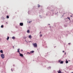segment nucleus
<instances>
[{
  "label": "nucleus",
  "mask_w": 73,
  "mask_h": 73,
  "mask_svg": "<svg viewBox=\"0 0 73 73\" xmlns=\"http://www.w3.org/2000/svg\"><path fill=\"white\" fill-rule=\"evenodd\" d=\"M33 45L35 48H36L37 47V44L36 43H33Z\"/></svg>",
  "instance_id": "nucleus-1"
},
{
  "label": "nucleus",
  "mask_w": 73,
  "mask_h": 73,
  "mask_svg": "<svg viewBox=\"0 0 73 73\" xmlns=\"http://www.w3.org/2000/svg\"><path fill=\"white\" fill-rule=\"evenodd\" d=\"M19 50H20L19 48L18 49L17 52H19V53L20 54V56L21 57H23V55L22 54H21V53H20V51Z\"/></svg>",
  "instance_id": "nucleus-2"
},
{
  "label": "nucleus",
  "mask_w": 73,
  "mask_h": 73,
  "mask_svg": "<svg viewBox=\"0 0 73 73\" xmlns=\"http://www.w3.org/2000/svg\"><path fill=\"white\" fill-rule=\"evenodd\" d=\"M1 57L3 59L5 58V56L3 54H2L1 55Z\"/></svg>",
  "instance_id": "nucleus-3"
},
{
  "label": "nucleus",
  "mask_w": 73,
  "mask_h": 73,
  "mask_svg": "<svg viewBox=\"0 0 73 73\" xmlns=\"http://www.w3.org/2000/svg\"><path fill=\"white\" fill-rule=\"evenodd\" d=\"M20 25L21 26H23V23H20Z\"/></svg>",
  "instance_id": "nucleus-4"
},
{
  "label": "nucleus",
  "mask_w": 73,
  "mask_h": 73,
  "mask_svg": "<svg viewBox=\"0 0 73 73\" xmlns=\"http://www.w3.org/2000/svg\"><path fill=\"white\" fill-rule=\"evenodd\" d=\"M29 38L30 39H31L32 38V36L31 35H29Z\"/></svg>",
  "instance_id": "nucleus-5"
},
{
  "label": "nucleus",
  "mask_w": 73,
  "mask_h": 73,
  "mask_svg": "<svg viewBox=\"0 0 73 73\" xmlns=\"http://www.w3.org/2000/svg\"><path fill=\"white\" fill-rule=\"evenodd\" d=\"M34 51L33 50V51L30 52V54L33 53H34Z\"/></svg>",
  "instance_id": "nucleus-6"
},
{
  "label": "nucleus",
  "mask_w": 73,
  "mask_h": 73,
  "mask_svg": "<svg viewBox=\"0 0 73 73\" xmlns=\"http://www.w3.org/2000/svg\"><path fill=\"white\" fill-rule=\"evenodd\" d=\"M58 73H62L61 71L60 70H59L58 72Z\"/></svg>",
  "instance_id": "nucleus-7"
},
{
  "label": "nucleus",
  "mask_w": 73,
  "mask_h": 73,
  "mask_svg": "<svg viewBox=\"0 0 73 73\" xmlns=\"http://www.w3.org/2000/svg\"><path fill=\"white\" fill-rule=\"evenodd\" d=\"M66 64H67L68 63V61H67V59H66Z\"/></svg>",
  "instance_id": "nucleus-8"
},
{
  "label": "nucleus",
  "mask_w": 73,
  "mask_h": 73,
  "mask_svg": "<svg viewBox=\"0 0 73 73\" xmlns=\"http://www.w3.org/2000/svg\"><path fill=\"white\" fill-rule=\"evenodd\" d=\"M27 32L28 33H30V31L29 30H27Z\"/></svg>",
  "instance_id": "nucleus-9"
},
{
  "label": "nucleus",
  "mask_w": 73,
  "mask_h": 73,
  "mask_svg": "<svg viewBox=\"0 0 73 73\" xmlns=\"http://www.w3.org/2000/svg\"><path fill=\"white\" fill-rule=\"evenodd\" d=\"M63 62H64V61H61L60 62V63L61 64H62L63 63Z\"/></svg>",
  "instance_id": "nucleus-10"
},
{
  "label": "nucleus",
  "mask_w": 73,
  "mask_h": 73,
  "mask_svg": "<svg viewBox=\"0 0 73 73\" xmlns=\"http://www.w3.org/2000/svg\"><path fill=\"white\" fill-rule=\"evenodd\" d=\"M1 53H3V51L2 50H1L0 51Z\"/></svg>",
  "instance_id": "nucleus-11"
},
{
  "label": "nucleus",
  "mask_w": 73,
  "mask_h": 73,
  "mask_svg": "<svg viewBox=\"0 0 73 73\" xmlns=\"http://www.w3.org/2000/svg\"><path fill=\"white\" fill-rule=\"evenodd\" d=\"M67 18L69 20H70V18L69 17H67Z\"/></svg>",
  "instance_id": "nucleus-12"
},
{
  "label": "nucleus",
  "mask_w": 73,
  "mask_h": 73,
  "mask_svg": "<svg viewBox=\"0 0 73 73\" xmlns=\"http://www.w3.org/2000/svg\"><path fill=\"white\" fill-rule=\"evenodd\" d=\"M9 37L8 36L7 38V40H9Z\"/></svg>",
  "instance_id": "nucleus-13"
},
{
  "label": "nucleus",
  "mask_w": 73,
  "mask_h": 73,
  "mask_svg": "<svg viewBox=\"0 0 73 73\" xmlns=\"http://www.w3.org/2000/svg\"><path fill=\"white\" fill-rule=\"evenodd\" d=\"M7 19H9V16H8V15L7 16Z\"/></svg>",
  "instance_id": "nucleus-14"
},
{
  "label": "nucleus",
  "mask_w": 73,
  "mask_h": 73,
  "mask_svg": "<svg viewBox=\"0 0 73 73\" xmlns=\"http://www.w3.org/2000/svg\"><path fill=\"white\" fill-rule=\"evenodd\" d=\"M12 39H14L15 38L14 36H13L12 38Z\"/></svg>",
  "instance_id": "nucleus-15"
},
{
  "label": "nucleus",
  "mask_w": 73,
  "mask_h": 73,
  "mask_svg": "<svg viewBox=\"0 0 73 73\" xmlns=\"http://www.w3.org/2000/svg\"><path fill=\"white\" fill-rule=\"evenodd\" d=\"M38 8L40 7V5H38Z\"/></svg>",
  "instance_id": "nucleus-16"
},
{
  "label": "nucleus",
  "mask_w": 73,
  "mask_h": 73,
  "mask_svg": "<svg viewBox=\"0 0 73 73\" xmlns=\"http://www.w3.org/2000/svg\"><path fill=\"white\" fill-rule=\"evenodd\" d=\"M1 28H3V25H1Z\"/></svg>",
  "instance_id": "nucleus-17"
},
{
  "label": "nucleus",
  "mask_w": 73,
  "mask_h": 73,
  "mask_svg": "<svg viewBox=\"0 0 73 73\" xmlns=\"http://www.w3.org/2000/svg\"><path fill=\"white\" fill-rule=\"evenodd\" d=\"M42 34H40V37H42Z\"/></svg>",
  "instance_id": "nucleus-18"
},
{
  "label": "nucleus",
  "mask_w": 73,
  "mask_h": 73,
  "mask_svg": "<svg viewBox=\"0 0 73 73\" xmlns=\"http://www.w3.org/2000/svg\"><path fill=\"white\" fill-rule=\"evenodd\" d=\"M27 54H30V52H27Z\"/></svg>",
  "instance_id": "nucleus-19"
},
{
  "label": "nucleus",
  "mask_w": 73,
  "mask_h": 73,
  "mask_svg": "<svg viewBox=\"0 0 73 73\" xmlns=\"http://www.w3.org/2000/svg\"><path fill=\"white\" fill-rule=\"evenodd\" d=\"M21 52L23 51V50L22 49H21Z\"/></svg>",
  "instance_id": "nucleus-20"
},
{
  "label": "nucleus",
  "mask_w": 73,
  "mask_h": 73,
  "mask_svg": "<svg viewBox=\"0 0 73 73\" xmlns=\"http://www.w3.org/2000/svg\"><path fill=\"white\" fill-rule=\"evenodd\" d=\"M25 39L27 38V37H25Z\"/></svg>",
  "instance_id": "nucleus-21"
},
{
  "label": "nucleus",
  "mask_w": 73,
  "mask_h": 73,
  "mask_svg": "<svg viewBox=\"0 0 73 73\" xmlns=\"http://www.w3.org/2000/svg\"><path fill=\"white\" fill-rule=\"evenodd\" d=\"M70 17H72V15H70Z\"/></svg>",
  "instance_id": "nucleus-22"
},
{
  "label": "nucleus",
  "mask_w": 73,
  "mask_h": 73,
  "mask_svg": "<svg viewBox=\"0 0 73 73\" xmlns=\"http://www.w3.org/2000/svg\"><path fill=\"white\" fill-rule=\"evenodd\" d=\"M62 52H64V51H63Z\"/></svg>",
  "instance_id": "nucleus-23"
},
{
  "label": "nucleus",
  "mask_w": 73,
  "mask_h": 73,
  "mask_svg": "<svg viewBox=\"0 0 73 73\" xmlns=\"http://www.w3.org/2000/svg\"><path fill=\"white\" fill-rule=\"evenodd\" d=\"M60 62V60H59V62Z\"/></svg>",
  "instance_id": "nucleus-24"
},
{
  "label": "nucleus",
  "mask_w": 73,
  "mask_h": 73,
  "mask_svg": "<svg viewBox=\"0 0 73 73\" xmlns=\"http://www.w3.org/2000/svg\"><path fill=\"white\" fill-rule=\"evenodd\" d=\"M65 55H66V53H65Z\"/></svg>",
  "instance_id": "nucleus-25"
},
{
  "label": "nucleus",
  "mask_w": 73,
  "mask_h": 73,
  "mask_svg": "<svg viewBox=\"0 0 73 73\" xmlns=\"http://www.w3.org/2000/svg\"><path fill=\"white\" fill-rule=\"evenodd\" d=\"M71 73H73V72H71Z\"/></svg>",
  "instance_id": "nucleus-26"
},
{
  "label": "nucleus",
  "mask_w": 73,
  "mask_h": 73,
  "mask_svg": "<svg viewBox=\"0 0 73 73\" xmlns=\"http://www.w3.org/2000/svg\"><path fill=\"white\" fill-rule=\"evenodd\" d=\"M13 48H14V46H13Z\"/></svg>",
  "instance_id": "nucleus-27"
},
{
  "label": "nucleus",
  "mask_w": 73,
  "mask_h": 73,
  "mask_svg": "<svg viewBox=\"0 0 73 73\" xmlns=\"http://www.w3.org/2000/svg\"><path fill=\"white\" fill-rule=\"evenodd\" d=\"M40 33H41V32H40Z\"/></svg>",
  "instance_id": "nucleus-28"
},
{
  "label": "nucleus",
  "mask_w": 73,
  "mask_h": 73,
  "mask_svg": "<svg viewBox=\"0 0 73 73\" xmlns=\"http://www.w3.org/2000/svg\"><path fill=\"white\" fill-rule=\"evenodd\" d=\"M70 44V43H68V44Z\"/></svg>",
  "instance_id": "nucleus-29"
},
{
  "label": "nucleus",
  "mask_w": 73,
  "mask_h": 73,
  "mask_svg": "<svg viewBox=\"0 0 73 73\" xmlns=\"http://www.w3.org/2000/svg\"><path fill=\"white\" fill-rule=\"evenodd\" d=\"M12 71H13V70H12Z\"/></svg>",
  "instance_id": "nucleus-30"
}]
</instances>
